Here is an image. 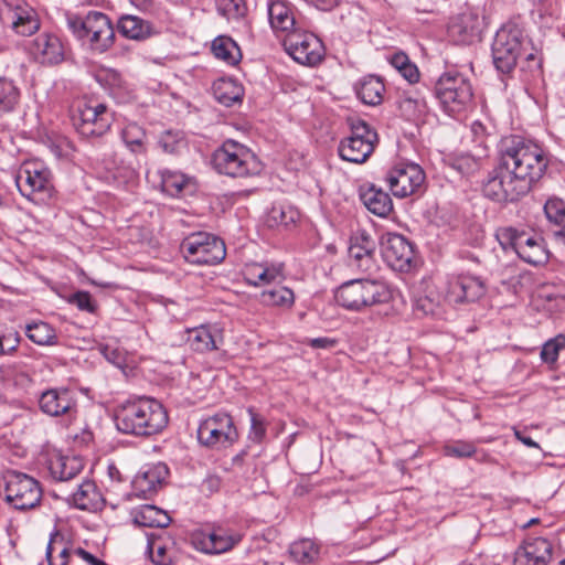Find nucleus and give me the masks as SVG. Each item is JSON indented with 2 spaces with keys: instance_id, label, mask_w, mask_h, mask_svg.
I'll return each instance as SVG.
<instances>
[{
  "instance_id": "f257e3e1",
  "label": "nucleus",
  "mask_w": 565,
  "mask_h": 565,
  "mask_svg": "<svg viewBox=\"0 0 565 565\" xmlns=\"http://www.w3.org/2000/svg\"><path fill=\"white\" fill-rule=\"evenodd\" d=\"M546 167L547 159L539 145L521 136L507 137L499 163L483 183V194L499 203L516 202L530 192Z\"/></svg>"
},
{
  "instance_id": "f03ea898",
  "label": "nucleus",
  "mask_w": 565,
  "mask_h": 565,
  "mask_svg": "<svg viewBox=\"0 0 565 565\" xmlns=\"http://www.w3.org/2000/svg\"><path fill=\"white\" fill-rule=\"evenodd\" d=\"M114 419L118 431L135 437L154 436L169 422L163 405L153 398H138L118 405Z\"/></svg>"
},
{
  "instance_id": "7ed1b4c3",
  "label": "nucleus",
  "mask_w": 565,
  "mask_h": 565,
  "mask_svg": "<svg viewBox=\"0 0 565 565\" xmlns=\"http://www.w3.org/2000/svg\"><path fill=\"white\" fill-rule=\"evenodd\" d=\"M14 182L20 194L35 205H50L56 196L52 171L41 160L23 161L14 173Z\"/></svg>"
},
{
  "instance_id": "20e7f679",
  "label": "nucleus",
  "mask_w": 565,
  "mask_h": 565,
  "mask_svg": "<svg viewBox=\"0 0 565 565\" xmlns=\"http://www.w3.org/2000/svg\"><path fill=\"white\" fill-rule=\"evenodd\" d=\"M66 24L72 34L94 52L103 53L114 44L115 31L105 13L90 11L85 18L71 14Z\"/></svg>"
},
{
  "instance_id": "39448f33",
  "label": "nucleus",
  "mask_w": 565,
  "mask_h": 565,
  "mask_svg": "<svg viewBox=\"0 0 565 565\" xmlns=\"http://www.w3.org/2000/svg\"><path fill=\"white\" fill-rule=\"evenodd\" d=\"M214 168L232 178L256 175L262 171V164L256 154L245 145L226 140L213 154Z\"/></svg>"
},
{
  "instance_id": "423d86ee",
  "label": "nucleus",
  "mask_w": 565,
  "mask_h": 565,
  "mask_svg": "<svg viewBox=\"0 0 565 565\" xmlns=\"http://www.w3.org/2000/svg\"><path fill=\"white\" fill-rule=\"evenodd\" d=\"M3 497L13 509L26 511L40 505L43 491L40 482L33 477L10 470L3 476Z\"/></svg>"
},
{
  "instance_id": "0eeeda50",
  "label": "nucleus",
  "mask_w": 565,
  "mask_h": 565,
  "mask_svg": "<svg viewBox=\"0 0 565 565\" xmlns=\"http://www.w3.org/2000/svg\"><path fill=\"white\" fill-rule=\"evenodd\" d=\"M186 262L196 265H216L226 256L224 242L210 233H192L181 243Z\"/></svg>"
},
{
  "instance_id": "6e6552de",
  "label": "nucleus",
  "mask_w": 565,
  "mask_h": 565,
  "mask_svg": "<svg viewBox=\"0 0 565 565\" xmlns=\"http://www.w3.org/2000/svg\"><path fill=\"white\" fill-rule=\"evenodd\" d=\"M351 135L341 140L339 145V156L341 159L363 163L374 151L379 141L376 131L364 120L356 119L351 121Z\"/></svg>"
},
{
  "instance_id": "1a4fd4ad",
  "label": "nucleus",
  "mask_w": 565,
  "mask_h": 565,
  "mask_svg": "<svg viewBox=\"0 0 565 565\" xmlns=\"http://www.w3.org/2000/svg\"><path fill=\"white\" fill-rule=\"evenodd\" d=\"M435 92L444 111L451 117L457 116L472 97L471 85L459 73H443Z\"/></svg>"
},
{
  "instance_id": "9d476101",
  "label": "nucleus",
  "mask_w": 565,
  "mask_h": 565,
  "mask_svg": "<svg viewBox=\"0 0 565 565\" xmlns=\"http://www.w3.org/2000/svg\"><path fill=\"white\" fill-rule=\"evenodd\" d=\"M73 120L74 126L83 137H100L109 130L113 114L103 103L83 100L79 102Z\"/></svg>"
},
{
  "instance_id": "9b49d317",
  "label": "nucleus",
  "mask_w": 565,
  "mask_h": 565,
  "mask_svg": "<svg viewBox=\"0 0 565 565\" xmlns=\"http://www.w3.org/2000/svg\"><path fill=\"white\" fill-rule=\"evenodd\" d=\"M201 445L210 448H227L238 439L233 418L226 413H216L202 420L198 428Z\"/></svg>"
},
{
  "instance_id": "f8f14e48",
  "label": "nucleus",
  "mask_w": 565,
  "mask_h": 565,
  "mask_svg": "<svg viewBox=\"0 0 565 565\" xmlns=\"http://www.w3.org/2000/svg\"><path fill=\"white\" fill-rule=\"evenodd\" d=\"M289 55L300 65L315 67L323 57V45L318 36L300 29L285 38Z\"/></svg>"
},
{
  "instance_id": "ddd939ff",
  "label": "nucleus",
  "mask_w": 565,
  "mask_h": 565,
  "mask_svg": "<svg viewBox=\"0 0 565 565\" xmlns=\"http://www.w3.org/2000/svg\"><path fill=\"white\" fill-rule=\"evenodd\" d=\"M381 250L386 264L396 271L407 273L415 265L413 244L397 233H385L381 237Z\"/></svg>"
},
{
  "instance_id": "4468645a",
  "label": "nucleus",
  "mask_w": 565,
  "mask_h": 565,
  "mask_svg": "<svg viewBox=\"0 0 565 565\" xmlns=\"http://www.w3.org/2000/svg\"><path fill=\"white\" fill-rule=\"evenodd\" d=\"M425 172L416 163L402 162L393 167L386 177L392 193L397 198H406L417 193L424 185Z\"/></svg>"
},
{
  "instance_id": "2eb2a0df",
  "label": "nucleus",
  "mask_w": 565,
  "mask_h": 565,
  "mask_svg": "<svg viewBox=\"0 0 565 565\" xmlns=\"http://www.w3.org/2000/svg\"><path fill=\"white\" fill-rule=\"evenodd\" d=\"M444 301L452 305L472 302L481 298L486 288L483 281L472 275L450 276L441 286Z\"/></svg>"
},
{
  "instance_id": "dca6fc26",
  "label": "nucleus",
  "mask_w": 565,
  "mask_h": 565,
  "mask_svg": "<svg viewBox=\"0 0 565 565\" xmlns=\"http://www.w3.org/2000/svg\"><path fill=\"white\" fill-rule=\"evenodd\" d=\"M482 23L479 12L468 9L450 21L448 34L458 44H471L480 39Z\"/></svg>"
},
{
  "instance_id": "f3484780",
  "label": "nucleus",
  "mask_w": 565,
  "mask_h": 565,
  "mask_svg": "<svg viewBox=\"0 0 565 565\" xmlns=\"http://www.w3.org/2000/svg\"><path fill=\"white\" fill-rule=\"evenodd\" d=\"M39 406L52 417L68 415L76 408L75 393L64 386L49 388L40 395Z\"/></svg>"
},
{
  "instance_id": "a211bd4d",
  "label": "nucleus",
  "mask_w": 565,
  "mask_h": 565,
  "mask_svg": "<svg viewBox=\"0 0 565 565\" xmlns=\"http://www.w3.org/2000/svg\"><path fill=\"white\" fill-rule=\"evenodd\" d=\"M242 536L237 533H227L223 529L201 531L194 534V546L206 554H221L235 546Z\"/></svg>"
},
{
  "instance_id": "6ab92c4d",
  "label": "nucleus",
  "mask_w": 565,
  "mask_h": 565,
  "mask_svg": "<svg viewBox=\"0 0 565 565\" xmlns=\"http://www.w3.org/2000/svg\"><path fill=\"white\" fill-rule=\"evenodd\" d=\"M553 545L544 537H532L515 551L514 565H547L552 559Z\"/></svg>"
},
{
  "instance_id": "aec40b11",
  "label": "nucleus",
  "mask_w": 565,
  "mask_h": 565,
  "mask_svg": "<svg viewBox=\"0 0 565 565\" xmlns=\"http://www.w3.org/2000/svg\"><path fill=\"white\" fill-rule=\"evenodd\" d=\"M375 241L365 232L358 231L350 238L349 258L352 266L369 271L374 266Z\"/></svg>"
},
{
  "instance_id": "412c9836",
  "label": "nucleus",
  "mask_w": 565,
  "mask_h": 565,
  "mask_svg": "<svg viewBox=\"0 0 565 565\" xmlns=\"http://www.w3.org/2000/svg\"><path fill=\"white\" fill-rule=\"evenodd\" d=\"M186 343L200 353L217 350L223 344V330L217 324H202L186 331Z\"/></svg>"
},
{
  "instance_id": "4be33fe9",
  "label": "nucleus",
  "mask_w": 565,
  "mask_h": 565,
  "mask_svg": "<svg viewBox=\"0 0 565 565\" xmlns=\"http://www.w3.org/2000/svg\"><path fill=\"white\" fill-rule=\"evenodd\" d=\"M268 19L271 29L276 33L285 34V38L300 29L297 25L294 7L286 0H269Z\"/></svg>"
},
{
  "instance_id": "5701e85b",
  "label": "nucleus",
  "mask_w": 565,
  "mask_h": 565,
  "mask_svg": "<svg viewBox=\"0 0 565 565\" xmlns=\"http://www.w3.org/2000/svg\"><path fill=\"white\" fill-rule=\"evenodd\" d=\"M168 473L169 469L163 462H158L146 467L132 480V488L136 492V495L148 498L154 493L167 479Z\"/></svg>"
},
{
  "instance_id": "b1692460",
  "label": "nucleus",
  "mask_w": 565,
  "mask_h": 565,
  "mask_svg": "<svg viewBox=\"0 0 565 565\" xmlns=\"http://www.w3.org/2000/svg\"><path fill=\"white\" fill-rule=\"evenodd\" d=\"M74 548L75 545L66 531H53L46 546L49 565H73Z\"/></svg>"
},
{
  "instance_id": "393cba45",
  "label": "nucleus",
  "mask_w": 565,
  "mask_h": 565,
  "mask_svg": "<svg viewBox=\"0 0 565 565\" xmlns=\"http://www.w3.org/2000/svg\"><path fill=\"white\" fill-rule=\"evenodd\" d=\"M32 52L35 58L46 66L57 65L64 60V50L60 39L55 35L41 34L33 43Z\"/></svg>"
},
{
  "instance_id": "a878e982",
  "label": "nucleus",
  "mask_w": 565,
  "mask_h": 565,
  "mask_svg": "<svg viewBox=\"0 0 565 565\" xmlns=\"http://www.w3.org/2000/svg\"><path fill=\"white\" fill-rule=\"evenodd\" d=\"M12 13V28L18 34L30 36L40 29L36 11L25 1L15 0Z\"/></svg>"
},
{
  "instance_id": "bb28decb",
  "label": "nucleus",
  "mask_w": 565,
  "mask_h": 565,
  "mask_svg": "<svg viewBox=\"0 0 565 565\" xmlns=\"http://www.w3.org/2000/svg\"><path fill=\"white\" fill-rule=\"evenodd\" d=\"M358 280L363 310L376 305L387 303L393 298L392 289L385 282L371 279Z\"/></svg>"
},
{
  "instance_id": "cd10ccee",
  "label": "nucleus",
  "mask_w": 565,
  "mask_h": 565,
  "mask_svg": "<svg viewBox=\"0 0 565 565\" xmlns=\"http://www.w3.org/2000/svg\"><path fill=\"white\" fill-rule=\"evenodd\" d=\"M84 468L82 458L76 456H54L50 459L49 470L53 479L67 481L76 477Z\"/></svg>"
},
{
  "instance_id": "c85d7f7f",
  "label": "nucleus",
  "mask_w": 565,
  "mask_h": 565,
  "mask_svg": "<svg viewBox=\"0 0 565 565\" xmlns=\"http://www.w3.org/2000/svg\"><path fill=\"white\" fill-rule=\"evenodd\" d=\"M360 196L365 207L377 216L385 217L393 211L388 193L373 184L362 190Z\"/></svg>"
},
{
  "instance_id": "c756f323",
  "label": "nucleus",
  "mask_w": 565,
  "mask_h": 565,
  "mask_svg": "<svg viewBox=\"0 0 565 565\" xmlns=\"http://www.w3.org/2000/svg\"><path fill=\"white\" fill-rule=\"evenodd\" d=\"M73 504L79 510L97 511L104 505V499L93 481H84L72 495Z\"/></svg>"
},
{
  "instance_id": "7c9ffc66",
  "label": "nucleus",
  "mask_w": 565,
  "mask_h": 565,
  "mask_svg": "<svg viewBox=\"0 0 565 565\" xmlns=\"http://www.w3.org/2000/svg\"><path fill=\"white\" fill-rule=\"evenodd\" d=\"M159 173L162 191L170 196H179L194 190L193 179L180 171L164 169Z\"/></svg>"
},
{
  "instance_id": "2f4dec72",
  "label": "nucleus",
  "mask_w": 565,
  "mask_h": 565,
  "mask_svg": "<svg viewBox=\"0 0 565 565\" xmlns=\"http://www.w3.org/2000/svg\"><path fill=\"white\" fill-rule=\"evenodd\" d=\"M215 98L225 106H231L241 100L244 95L242 84L232 76H222L213 83Z\"/></svg>"
},
{
  "instance_id": "473e14b6",
  "label": "nucleus",
  "mask_w": 565,
  "mask_h": 565,
  "mask_svg": "<svg viewBox=\"0 0 565 565\" xmlns=\"http://www.w3.org/2000/svg\"><path fill=\"white\" fill-rule=\"evenodd\" d=\"M515 254L531 265H542L548 259V254L542 244V239L530 234H526L525 239H521Z\"/></svg>"
},
{
  "instance_id": "72a5a7b5",
  "label": "nucleus",
  "mask_w": 565,
  "mask_h": 565,
  "mask_svg": "<svg viewBox=\"0 0 565 565\" xmlns=\"http://www.w3.org/2000/svg\"><path fill=\"white\" fill-rule=\"evenodd\" d=\"M355 90L364 104L374 106L382 102L384 83L380 76L369 74L362 78Z\"/></svg>"
},
{
  "instance_id": "f704fd0d",
  "label": "nucleus",
  "mask_w": 565,
  "mask_h": 565,
  "mask_svg": "<svg viewBox=\"0 0 565 565\" xmlns=\"http://www.w3.org/2000/svg\"><path fill=\"white\" fill-rule=\"evenodd\" d=\"M134 521L140 526L166 527L170 524L171 518L166 511L151 504H145L135 511Z\"/></svg>"
},
{
  "instance_id": "c9c22d12",
  "label": "nucleus",
  "mask_w": 565,
  "mask_h": 565,
  "mask_svg": "<svg viewBox=\"0 0 565 565\" xmlns=\"http://www.w3.org/2000/svg\"><path fill=\"white\" fill-rule=\"evenodd\" d=\"M213 55L226 63L228 66H235L242 58L241 49L228 36L220 35L215 38L211 46Z\"/></svg>"
},
{
  "instance_id": "e433bc0d",
  "label": "nucleus",
  "mask_w": 565,
  "mask_h": 565,
  "mask_svg": "<svg viewBox=\"0 0 565 565\" xmlns=\"http://www.w3.org/2000/svg\"><path fill=\"white\" fill-rule=\"evenodd\" d=\"M119 32L131 40H143L151 35V24L137 17V15H125L121 17L118 22Z\"/></svg>"
},
{
  "instance_id": "4c0bfd02",
  "label": "nucleus",
  "mask_w": 565,
  "mask_h": 565,
  "mask_svg": "<svg viewBox=\"0 0 565 565\" xmlns=\"http://www.w3.org/2000/svg\"><path fill=\"white\" fill-rule=\"evenodd\" d=\"M523 39V30L520 25L514 22H508L497 31L492 44L521 53Z\"/></svg>"
},
{
  "instance_id": "58836bf2",
  "label": "nucleus",
  "mask_w": 565,
  "mask_h": 565,
  "mask_svg": "<svg viewBox=\"0 0 565 565\" xmlns=\"http://www.w3.org/2000/svg\"><path fill=\"white\" fill-rule=\"evenodd\" d=\"M337 302L351 311H362L360 284L358 279L342 284L335 291Z\"/></svg>"
},
{
  "instance_id": "ea45409f",
  "label": "nucleus",
  "mask_w": 565,
  "mask_h": 565,
  "mask_svg": "<svg viewBox=\"0 0 565 565\" xmlns=\"http://www.w3.org/2000/svg\"><path fill=\"white\" fill-rule=\"evenodd\" d=\"M260 302L268 307L290 309L295 303V294L286 286H275L262 291Z\"/></svg>"
},
{
  "instance_id": "a19ab883",
  "label": "nucleus",
  "mask_w": 565,
  "mask_h": 565,
  "mask_svg": "<svg viewBox=\"0 0 565 565\" xmlns=\"http://www.w3.org/2000/svg\"><path fill=\"white\" fill-rule=\"evenodd\" d=\"M126 147L135 154L146 153V131L136 122H129L121 131Z\"/></svg>"
},
{
  "instance_id": "79ce46f5",
  "label": "nucleus",
  "mask_w": 565,
  "mask_h": 565,
  "mask_svg": "<svg viewBox=\"0 0 565 565\" xmlns=\"http://www.w3.org/2000/svg\"><path fill=\"white\" fill-rule=\"evenodd\" d=\"M25 333L32 342L39 345L55 344L57 339L55 329L43 321L28 324Z\"/></svg>"
},
{
  "instance_id": "37998d69",
  "label": "nucleus",
  "mask_w": 565,
  "mask_h": 565,
  "mask_svg": "<svg viewBox=\"0 0 565 565\" xmlns=\"http://www.w3.org/2000/svg\"><path fill=\"white\" fill-rule=\"evenodd\" d=\"M289 553L298 563H311L319 555V547L310 540H300L290 545Z\"/></svg>"
},
{
  "instance_id": "c03bdc74",
  "label": "nucleus",
  "mask_w": 565,
  "mask_h": 565,
  "mask_svg": "<svg viewBox=\"0 0 565 565\" xmlns=\"http://www.w3.org/2000/svg\"><path fill=\"white\" fill-rule=\"evenodd\" d=\"M521 56V53L492 44L493 64L497 71H512Z\"/></svg>"
},
{
  "instance_id": "a18cd8bd",
  "label": "nucleus",
  "mask_w": 565,
  "mask_h": 565,
  "mask_svg": "<svg viewBox=\"0 0 565 565\" xmlns=\"http://www.w3.org/2000/svg\"><path fill=\"white\" fill-rule=\"evenodd\" d=\"M399 109L402 115L409 121L423 120L428 110L424 98L413 97H405L399 104Z\"/></svg>"
},
{
  "instance_id": "49530a36",
  "label": "nucleus",
  "mask_w": 565,
  "mask_h": 565,
  "mask_svg": "<svg viewBox=\"0 0 565 565\" xmlns=\"http://www.w3.org/2000/svg\"><path fill=\"white\" fill-rule=\"evenodd\" d=\"M19 90L4 76H0V116L13 109L18 102Z\"/></svg>"
},
{
  "instance_id": "de8ad7c7",
  "label": "nucleus",
  "mask_w": 565,
  "mask_h": 565,
  "mask_svg": "<svg viewBox=\"0 0 565 565\" xmlns=\"http://www.w3.org/2000/svg\"><path fill=\"white\" fill-rule=\"evenodd\" d=\"M297 217L298 212L291 206L275 205L268 212L267 223L269 226H288L295 223Z\"/></svg>"
},
{
  "instance_id": "09e8293b",
  "label": "nucleus",
  "mask_w": 565,
  "mask_h": 565,
  "mask_svg": "<svg viewBox=\"0 0 565 565\" xmlns=\"http://www.w3.org/2000/svg\"><path fill=\"white\" fill-rule=\"evenodd\" d=\"M526 234L524 231H518L514 227H500L495 232V237L504 250L511 249L516 253L521 238L522 241L525 239Z\"/></svg>"
},
{
  "instance_id": "8fccbe9b",
  "label": "nucleus",
  "mask_w": 565,
  "mask_h": 565,
  "mask_svg": "<svg viewBox=\"0 0 565 565\" xmlns=\"http://www.w3.org/2000/svg\"><path fill=\"white\" fill-rule=\"evenodd\" d=\"M565 349V334H557L547 340L541 350V359L544 363L553 366L556 364L559 352Z\"/></svg>"
},
{
  "instance_id": "3c124183",
  "label": "nucleus",
  "mask_w": 565,
  "mask_h": 565,
  "mask_svg": "<svg viewBox=\"0 0 565 565\" xmlns=\"http://www.w3.org/2000/svg\"><path fill=\"white\" fill-rule=\"evenodd\" d=\"M158 145L166 153H177L184 146V136L179 130H166L158 138Z\"/></svg>"
},
{
  "instance_id": "603ef678",
  "label": "nucleus",
  "mask_w": 565,
  "mask_h": 565,
  "mask_svg": "<svg viewBox=\"0 0 565 565\" xmlns=\"http://www.w3.org/2000/svg\"><path fill=\"white\" fill-rule=\"evenodd\" d=\"M216 9L220 14L227 20H238L243 18L247 11L244 0H215Z\"/></svg>"
},
{
  "instance_id": "864d4df0",
  "label": "nucleus",
  "mask_w": 565,
  "mask_h": 565,
  "mask_svg": "<svg viewBox=\"0 0 565 565\" xmlns=\"http://www.w3.org/2000/svg\"><path fill=\"white\" fill-rule=\"evenodd\" d=\"M443 451L447 457L458 459L470 458L476 455L477 447L472 441L456 440L444 446Z\"/></svg>"
},
{
  "instance_id": "5fc2aeb1",
  "label": "nucleus",
  "mask_w": 565,
  "mask_h": 565,
  "mask_svg": "<svg viewBox=\"0 0 565 565\" xmlns=\"http://www.w3.org/2000/svg\"><path fill=\"white\" fill-rule=\"evenodd\" d=\"M523 54L519 58L521 71H537L542 70L544 56L540 49L531 46L529 50L524 49Z\"/></svg>"
},
{
  "instance_id": "6e6d98bb",
  "label": "nucleus",
  "mask_w": 565,
  "mask_h": 565,
  "mask_svg": "<svg viewBox=\"0 0 565 565\" xmlns=\"http://www.w3.org/2000/svg\"><path fill=\"white\" fill-rule=\"evenodd\" d=\"M544 213L550 222L555 224H564L565 202L556 196L550 198L544 204Z\"/></svg>"
},
{
  "instance_id": "4d7b16f0",
  "label": "nucleus",
  "mask_w": 565,
  "mask_h": 565,
  "mask_svg": "<svg viewBox=\"0 0 565 565\" xmlns=\"http://www.w3.org/2000/svg\"><path fill=\"white\" fill-rule=\"evenodd\" d=\"M444 300V292L440 291L436 297L428 295L420 296L416 299L415 309L425 316L435 315Z\"/></svg>"
},
{
  "instance_id": "13d9d810",
  "label": "nucleus",
  "mask_w": 565,
  "mask_h": 565,
  "mask_svg": "<svg viewBox=\"0 0 565 565\" xmlns=\"http://www.w3.org/2000/svg\"><path fill=\"white\" fill-rule=\"evenodd\" d=\"M282 278V268L281 266H269L264 264L259 274L258 279L255 280V287L266 286L271 282L278 281Z\"/></svg>"
},
{
  "instance_id": "bf43d9fd",
  "label": "nucleus",
  "mask_w": 565,
  "mask_h": 565,
  "mask_svg": "<svg viewBox=\"0 0 565 565\" xmlns=\"http://www.w3.org/2000/svg\"><path fill=\"white\" fill-rule=\"evenodd\" d=\"M386 60L396 71H418L417 66L411 62L408 55L403 51L388 53Z\"/></svg>"
},
{
  "instance_id": "052dcab7",
  "label": "nucleus",
  "mask_w": 565,
  "mask_h": 565,
  "mask_svg": "<svg viewBox=\"0 0 565 565\" xmlns=\"http://www.w3.org/2000/svg\"><path fill=\"white\" fill-rule=\"evenodd\" d=\"M68 302L75 305L82 311L95 312L96 309L88 291H76L68 297Z\"/></svg>"
},
{
  "instance_id": "680f3d73",
  "label": "nucleus",
  "mask_w": 565,
  "mask_h": 565,
  "mask_svg": "<svg viewBox=\"0 0 565 565\" xmlns=\"http://www.w3.org/2000/svg\"><path fill=\"white\" fill-rule=\"evenodd\" d=\"M250 416L249 438L255 443H260L266 435V427L263 418H260L253 408L248 409Z\"/></svg>"
},
{
  "instance_id": "e2e57ef3",
  "label": "nucleus",
  "mask_w": 565,
  "mask_h": 565,
  "mask_svg": "<svg viewBox=\"0 0 565 565\" xmlns=\"http://www.w3.org/2000/svg\"><path fill=\"white\" fill-rule=\"evenodd\" d=\"M77 559L82 561L86 565H106L103 561L98 559L93 554L86 552L82 547L75 546L73 554V565Z\"/></svg>"
},
{
  "instance_id": "0e129e2a",
  "label": "nucleus",
  "mask_w": 565,
  "mask_h": 565,
  "mask_svg": "<svg viewBox=\"0 0 565 565\" xmlns=\"http://www.w3.org/2000/svg\"><path fill=\"white\" fill-rule=\"evenodd\" d=\"M149 553L153 563L158 565H167L169 563V558L167 557V550L164 546L150 543Z\"/></svg>"
},
{
  "instance_id": "69168bd1",
  "label": "nucleus",
  "mask_w": 565,
  "mask_h": 565,
  "mask_svg": "<svg viewBox=\"0 0 565 565\" xmlns=\"http://www.w3.org/2000/svg\"><path fill=\"white\" fill-rule=\"evenodd\" d=\"M264 264L262 263H250L246 264L243 269L244 279L250 286L254 285L255 280L258 279V274Z\"/></svg>"
},
{
  "instance_id": "338daca9",
  "label": "nucleus",
  "mask_w": 565,
  "mask_h": 565,
  "mask_svg": "<svg viewBox=\"0 0 565 565\" xmlns=\"http://www.w3.org/2000/svg\"><path fill=\"white\" fill-rule=\"evenodd\" d=\"M1 339L3 341L6 354L15 351L20 342V335L18 332H10L8 334H3L1 335Z\"/></svg>"
},
{
  "instance_id": "774afa93",
  "label": "nucleus",
  "mask_w": 565,
  "mask_h": 565,
  "mask_svg": "<svg viewBox=\"0 0 565 565\" xmlns=\"http://www.w3.org/2000/svg\"><path fill=\"white\" fill-rule=\"evenodd\" d=\"M103 354L110 363L115 364L116 366H121L124 364V356L121 352L117 349H113L109 347H105L103 349Z\"/></svg>"
}]
</instances>
